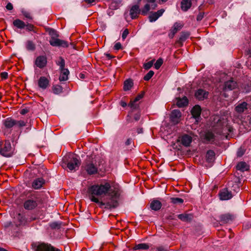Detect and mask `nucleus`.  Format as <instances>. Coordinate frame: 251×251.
I'll return each instance as SVG.
<instances>
[{"label": "nucleus", "mask_w": 251, "mask_h": 251, "mask_svg": "<svg viewBox=\"0 0 251 251\" xmlns=\"http://www.w3.org/2000/svg\"><path fill=\"white\" fill-rule=\"evenodd\" d=\"M88 192L90 200L98 203L100 207L111 209L118 205L117 199L120 196L119 190L111 189L108 182L93 185L89 187Z\"/></svg>", "instance_id": "obj_1"}, {"label": "nucleus", "mask_w": 251, "mask_h": 251, "mask_svg": "<svg viewBox=\"0 0 251 251\" xmlns=\"http://www.w3.org/2000/svg\"><path fill=\"white\" fill-rule=\"evenodd\" d=\"M98 156L94 153L90 155H87L84 161L81 166L83 170L85 171L89 175L96 174L98 172V166L100 164H97Z\"/></svg>", "instance_id": "obj_2"}, {"label": "nucleus", "mask_w": 251, "mask_h": 251, "mask_svg": "<svg viewBox=\"0 0 251 251\" xmlns=\"http://www.w3.org/2000/svg\"><path fill=\"white\" fill-rule=\"evenodd\" d=\"M46 31L50 36V39L49 41L50 45L53 47H68L69 44L67 41L58 38L59 34L55 29L48 28L46 29Z\"/></svg>", "instance_id": "obj_3"}, {"label": "nucleus", "mask_w": 251, "mask_h": 251, "mask_svg": "<svg viewBox=\"0 0 251 251\" xmlns=\"http://www.w3.org/2000/svg\"><path fill=\"white\" fill-rule=\"evenodd\" d=\"M63 163L66 165L70 171H75L78 169L81 161L75 157V155L70 153L63 157Z\"/></svg>", "instance_id": "obj_4"}, {"label": "nucleus", "mask_w": 251, "mask_h": 251, "mask_svg": "<svg viewBox=\"0 0 251 251\" xmlns=\"http://www.w3.org/2000/svg\"><path fill=\"white\" fill-rule=\"evenodd\" d=\"M56 63L58 66H59V70L61 72L59 80L60 81L67 80L68 79V75L70 72L68 69L65 68V60L62 57H60L59 60L56 61Z\"/></svg>", "instance_id": "obj_5"}, {"label": "nucleus", "mask_w": 251, "mask_h": 251, "mask_svg": "<svg viewBox=\"0 0 251 251\" xmlns=\"http://www.w3.org/2000/svg\"><path fill=\"white\" fill-rule=\"evenodd\" d=\"M39 198L35 194H32L28 197L24 203V207L26 210H32L36 208L38 205Z\"/></svg>", "instance_id": "obj_6"}, {"label": "nucleus", "mask_w": 251, "mask_h": 251, "mask_svg": "<svg viewBox=\"0 0 251 251\" xmlns=\"http://www.w3.org/2000/svg\"><path fill=\"white\" fill-rule=\"evenodd\" d=\"M215 135L209 130L204 132L201 135V139L204 144H213L215 140Z\"/></svg>", "instance_id": "obj_7"}, {"label": "nucleus", "mask_w": 251, "mask_h": 251, "mask_svg": "<svg viewBox=\"0 0 251 251\" xmlns=\"http://www.w3.org/2000/svg\"><path fill=\"white\" fill-rule=\"evenodd\" d=\"M11 151V146L9 141H5L4 143L0 142V154L4 156H10Z\"/></svg>", "instance_id": "obj_8"}, {"label": "nucleus", "mask_w": 251, "mask_h": 251, "mask_svg": "<svg viewBox=\"0 0 251 251\" xmlns=\"http://www.w3.org/2000/svg\"><path fill=\"white\" fill-rule=\"evenodd\" d=\"M35 251H61L52 246L51 244L44 243H40L35 246Z\"/></svg>", "instance_id": "obj_9"}, {"label": "nucleus", "mask_w": 251, "mask_h": 251, "mask_svg": "<svg viewBox=\"0 0 251 251\" xmlns=\"http://www.w3.org/2000/svg\"><path fill=\"white\" fill-rule=\"evenodd\" d=\"M38 86L42 90H45L50 86V77L48 78L46 76H41L38 80Z\"/></svg>", "instance_id": "obj_10"}, {"label": "nucleus", "mask_w": 251, "mask_h": 251, "mask_svg": "<svg viewBox=\"0 0 251 251\" xmlns=\"http://www.w3.org/2000/svg\"><path fill=\"white\" fill-rule=\"evenodd\" d=\"M183 26V25L180 23L176 22L170 30V33L168 36L170 38L173 39L175 36L176 33L179 31Z\"/></svg>", "instance_id": "obj_11"}, {"label": "nucleus", "mask_w": 251, "mask_h": 251, "mask_svg": "<svg viewBox=\"0 0 251 251\" xmlns=\"http://www.w3.org/2000/svg\"><path fill=\"white\" fill-rule=\"evenodd\" d=\"M181 117V113L180 110L175 109L172 111L170 118L172 123L177 124L180 122Z\"/></svg>", "instance_id": "obj_12"}, {"label": "nucleus", "mask_w": 251, "mask_h": 251, "mask_svg": "<svg viewBox=\"0 0 251 251\" xmlns=\"http://www.w3.org/2000/svg\"><path fill=\"white\" fill-rule=\"evenodd\" d=\"M141 14V9L138 4H135L132 6L129 10V15L132 19H137Z\"/></svg>", "instance_id": "obj_13"}, {"label": "nucleus", "mask_w": 251, "mask_h": 251, "mask_svg": "<svg viewBox=\"0 0 251 251\" xmlns=\"http://www.w3.org/2000/svg\"><path fill=\"white\" fill-rule=\"evenodd\" d=\"M209 93L202 89H199L195 93V96L199 100H203L208 98Z\"/></svg>", "instance_id": "obj_14"}, {"label": "nucleus", "mask_w": 251, "mask_h": 251, "mask_svg": "<svg viewBox=\"0 0 251 251\" xmlns=\"http://www.w3.org/2000/svg\"><path fill=\"white\" fill-rule=\"evenodd\" d=\"M45 184V180L42 177H38L33 180L32 187L34 189H40Z\"/></svg>", "instance_id": "obj_15"}, {"label": "nucleus", "mask_w": 251, "mask_h": 251, "mask_svg": "<svg viewBox=\"0 0 251 251\" xmlns=\"http://www.w3.org/2000/svg\"><path fill=\"white\" fill-rule=\"evenodd\" d=\"M220 219L222 224H227L232 222L234 219V216L229 213H226L221 215L220 216Z\"/></svg>", "instance_id": "obj_16"}, {"label": "nucleus", "mask_w": 251, "mask_h": 251, "mask_svg": "<svg viewBox=\"0 0 251 251\" xmlns=\"http://www.w3.org/2000/svg\"><path fill=\"white\" fill-rule=\"evenodd\" d=\"M47 63V57L45 56H39L35 60V65L39 68H43Z\"/></svg>", "instance_id": "obj_17"}, {"label": "nucleus", "mask_w": 251, "mask_h": 251, "mask_svg": "<svg viewBox=\"0 0 251 251\" xmlns=\"http://www.w3.org/2000/svg\"><path fill=\"white\" fill-rule=\"evenodd\" d=\"M165 10L164 9H161L158 10L157 12H151L149 16V21L150 22H153L157 20L160 16H161L163 13L164 12Z\"/></svg>", "instance_id": "obj_18"}, {"label": "nucleus", "mask_w": 251, "mask_h": 251, "mask_svg": "<svg viewBox=\"0 0 251 251\" xmlns=\"http://www.w3.org/2000/svg\"><path fill=\"white\" fill-rule=\"evenodd\" d=\"M219 196L221 200H228L232 197L231 192L228 191L227 189H224L221 191Z\"/></svg>", "instance_id": "obj_19"}, {"label": "nucleus", "mask_w": 251, "mask_h": 251, "mask_svg": "<svg viewBox=\"0 0 251 251\" xmlns=\"http://www.w3.org/2000/svg\"><path fill=\"white\" fill-rule=\"evenodd\" d=\"M181 143L185 147H189L192 141V137L188 134H185L180 137Z\"/></svg>", "instance_id": "obj_20"}, {"label": "nucleus", "mask_w": 251, "mask_h": 251, "mask_svg": "<svg viewBox=\"0 0 251 251\" xmlns=\"http://www.w3.org/2000/svg\"><path fill=\"white\" fill-rule=\"evenodd\" d=\"M145 95V92L144 91H142L141 93L138 94L136 98L134 99V100L133 101H130L129 102L128 105L131 108L133 109H136L138 107L139 105L138 104H136V102L138 101H139L140 100L142 99Z\"/></svg>", "instance_id": "obj_21"}, {"label": "nucleus", "mask_w": 251, "mask_h": 251, "mask_svg": "<svg viewBox=\"0 0 251 251\" xmlns=\"http://www.w3.org/2000/svg\"><path fill=\"white\" fill-rule=\"evenodd\" d=\"M17 219L19 222V225H25L28 222H30L35 220V218H30L29 219L25 218L22 214H18Z\"/></svg>", "instance_id": "obj_22"}, {"label": "nucleus", "mask_w": 251, "mask_h": 251, "mask_svg": "<svg viewBox=\"0 0 251 251\" xmlns=\"http://www.w3.org/2000/svg\"><path fill=\"white\" fill-rule=\"evenodd\" d=\"M3 125L6 129H11L16 125V120L9 117L3 121Z\"/></svg>", "instance_id": "obj_23"}, {"label": "nucleus", "mask_w": 251, "mask_h": 251, "mask_svg": "<svg viewBox=\"0 0 251 251\" xmlns=\"http://www.w3.org/2000/svg\"><path fill=\"white\" fill-rule=\"evenodd\" d=\"M250 170V165L244 161H240L236 164V170L244 172Z\"/></svg>", "instance_id": "obj_24"}, {"label": "nucleus", "mask_w": 251, "mask_h": 251, "mask_svg": "<svg viewBox=\"0 0 251 251\" xmlns=\"http://www.w3.org/2000/svg\"><path fill=\"white\" fill-rule=\"evenodd\" d=\"M190 35V33L188 31H182L176 43L179 44L180 46H182L183 43L189 38Z\"/></svg>", "instance_id": "obj_25"}, {"label": "nucleus", "mask_w": 251, "mask_h": 251, "mask_svg": "<svg viewBox=\"0 0 251 251\" xmlns=\"http://www.w3.org/2000/svg\"><path fill=\"white\" fill-rule=\"evenodd\" d=\"M201 112V107L199 105H195L193 107V108L191 111L192 115L196 119L199 118L200 117Z\"/></svg>", "instance_id": "obj_26"}, {"label": "nucleus", "mask_w": 251, "mask_h": 251, "mask_svg": "<svg viewBox=\"0 0 251 251\" xmlns=\"http://www.w3.org/2000/svg\"><path fill=\"white\" fill-rule=\"evenodd\" d=\"M176 100V104L178 107H183L188 104V100L185 96L182 98H177Z\"/></svg>", "instance_id": "obj_27"}, {"label": "nucleus", "mask_w": 251, "mask_h": 251, "mask_svg": "<svg viewBox=\"0 0 251 251\" xmlns=\"http://www.w3.org/2000/svg\"><path fill=\"white\" fill-rule=\"evenodd\" d=\"M192 6L191 0H182L181 2V8L184 11H187Z\"/></svg>", "instance_id": "obj_28"}, {"label": "nucleus", "mask_w": 251, "mask_h": 251, "mask_svg": "<svg viewBox=\"0 0 251 251\" xmlns=\"http://www.w3.org/2000/svg\"><path fill=\"white\" fill-rule=\"evenodd\" d=\"M162 206L161 202L158 200L152 201L150 204L151 209L154 211L159 210Z\"/></svg>", "instance_id": "obj_29"}, {"label": "nucleus", "mask_w": 251, "mask_h": 251, "mask_svg": "<svg viewBox=\"0 0 251 251\" xmlns=\"http://www.w3.org/2000/svg\"><path fill=\"white\" fill-rule=\"evenodd\" d=\"M179 219L183 222H190L193 219V216L189 214H180L177 215Z\"/></svg>", "instance_id": "obj_30"}, {"label": "nucleus", "mask_w": 251, "mask_h": 251, "mask_svg": "<svg viewBox=\"0 0 251 251\" xmlns=\"http://www.w3.org/2000/svg\"><path fill=\"white\" fill-rule=\"evenodd\" d=\"M13 25L14 26H15L17 28L21 29H24L25 27V23L24 21H23L19 19H17L15 20L13 22Z\"/></svg>", "instance_id": "obj_31"}, {"label": "nucleus", "mask_w": 251, "mask_h": 251, "mask_svg": "<svg viewBox=\"0 0 251 251\" xmlns=\"http://www.w3.org/2000/svg\"><path fill=\"white\" fill-rule=\"evenodd\" d=\"M215 153L212 150H208L206 154V160L207 162L210 163L214 161Z\"/></svg>", "instance_id": "obj_32"}, {"label": "nucleus", "mask_w": 251, "mask_h": 251, "mask_svg": "<svg viewBox=\"0 0 251 251\" xmlns=\"http://www.w3.org/2000/svg\"><path fill=\"white\" fill-rule=\"evenodd\" d=\"M248 103L246 102H242L236 106V112H243L247 109Z\"/></svg>", "instance_id": "obj_33"}, {"label": "nucleus", "mask_w": 251, "mask_h": 251, "mask_svg": "<svg viewBox=\"0 0 251 251\" xmlns=\"http://www.w3.org/2000/svg\"><path fill=\"white\" fill-rule=\"evenodd\" d=\"M150 248L149 245L146 243H140L137 245H136L133 248V250H148Z\"/></svg>", "instance_id": "obj_34"}, {"label": "nucleus", "mask_w": 251, "mask_h": 251, "mask_svg": "<svg viewBox=\"0 0 251 251\" xmlns=\"http://www.w3.org/2000/svg\"><path fill=\"white\" fill-rule=\"evenodd\" d=\"M133 83L131 79H128L124 82V90L125 91L129 90L133 86Z\"/></svg>", "instance_id": "obj_35"}, {"label": "nucleus", "mask_w": 251, "mask_h": 251, "mask_svg": "<svg viewBox=\"0 0 251 251\" xmlns=\"http://www.w3.org/2000/svg\"><path fill=\"white\" fill-rule=\"evenodd\" d=\"M52 89L53 93L56 95L60 94L63 92V88L59 85H53Z\"/></svg>", "instance_id": "obj_36"}, {"label": "nucleus", "mask_w": 251, "mask_h": 251, "mask_svg": "<svg viewBox=\"0 0 251 251\" xmlns=\"http://www.w3.org/2000/svg\"><path fill=\"white\" fill-rule=\"evenodd\" d=\"M25 27L28 31H33L34 33L37 32V28L32 24L27 23L25 24Z\"/></svg>", "instance_id": "obj_37"}, {"label": "nucleus", "mask_w": 251, "mask_h": 251, "mask_svg": "<svg viewBox=\"0 0 251 251\" xmlns=\"http://www.w3.org/2000/svg\"><path fill=\"white\" fill-rule=\"evenodd\" d=\"M26 48L28 50H34L35 49V45L32 41L28 40L26 42Z\"/></svg>", "instance_id": "obj_38"}, {"label": "nucleus", "mask_w": 251, "mask_h": 251, "mask_svg": "<svg viewBox=\"0 0 251 251\" xmlns=\"http://www.w3.org/2000/svg\"><path fill=\"white\" fill-rule=\"evenodd\" d=\"M171 202L175 204H182L184 202V200L182 199L179 198H171Z\"/></svg>", "instance_id": "obj_39"}, {"label": "nucleus", "mask_w": 251, "mask_h": 251, "mask_svg": "<svg viewBox=\"0 0 251 251\" xmlns=\"http://www.w3.org/2000/svg\"><path fill=\"white\" fill-rule=\"evenodd\" d=\"M151 9L150 5L149 3L145 5L144 7L141 9V14L143 15H146Z\"/></svg>", "instance_id": "obj_40"}, {"label": "nucleus", "mask_w": 251, "mask_h": 251, "mask_svg": "<svg viewBox=\"0 0 251 251\" xmlns=\"http://www.w3.org/2000/svg\"><path fill=\"white\" fill-rule=\"evenodd\" d=\"M154 73L153 71H150L144 77L145 81H149L153 75Z\"/></svg>", "instance_id": "obj_41"}, {"label": "nucleus", "mask_w": 251, "mask_h": 251, "mask_svg": "<svg viewBox=\"0 0 251 251\" xmlns=\"http://www.w3.org/2000/svg\"><path fill=\"white\" fill-rule=\"evenodd\" d=\"M163 63V60L162 58H160L157 60L154 64V68L158 70L160 68Z\"/></svg>", "instance_id": "obj_42"}, {"label": "nucleus", "mask_w": 251, "mask_h": 251, "mask_svg": "<svg viewBox=\"0 0 251 251\" xmlns=\"http://www.w3.org/2000/svg\"><path fill=\"white\" fill-rule=\"evenodd\" d=\"M246 149L245 147H241L238 149L237 155L238 157H241L245 152Z\"/></svg>", "instance_id": "obj_43"}, {"label": "nucleus", "mask_w": 251, "mask_h": 251, "mask_svg": "<svg viewBox=\"0 0 251 251\" xmlns=\"http://www.w3.org/2000/svg\"><path fill=\"white\" fill-rule=\"evenodd\" d=\"M26 123H27V122H25L22 120H20V121L16 120V125L15 126H17L19 128H21V127L25 126L26 125Z\"/></svg>", "instance_id": "obj_44"}, {"label": "nucleus", "mask_w": 251, "mask_h": 251, "mask_svg": "<svg viewBox=\"0 0 251 251\" xmlns=\"http://www.w3.org/2000/svg\"><path fill=\"white\" fill-rule=\"evenodd\" d=\"M61 224L58 222H53L50 224V226L52 229H59L61 227Z\"/></svg>", "instance_id": "obj_45"}, {"label": "nucleus", "mask_w": 251, "mask_h": 251, "mask_svg": "<svg viewBox=\"0 0 251 251\" xmlns=\"http://www.w3.org/2000/svg\"><path fill=\"white\" fill-rule=\"evenodd\" d=\"M152 250H155V251H168V249L167 247L162 246L152 248Z\"/></svg>", "instance_id": "obj_46"}, {"label": "nucleus", "mask_w": 251, "mask_h": 251, "mask_svg": "<svg viewBox=\"0 0 251 251\" xmlns=\"http://www.w3.org/2000/svg\"><path fill=\"white\" fill-rule=\"evenodd\" d=\"M152 65H153V61H149V62L146 63H145L144 64V68L145 70H149L152 66Z\"/></svg>", "instance_id": "obj_47"}, {"label": "nucleus", "mask_w": 251, "mask_h": 251, "mask_svg": "<svg viewBox=\"0 0 251 251\" xmlns=\"http://www.w3.org/2000/svg\"><path fill=\"white\" fill-rule=\"evenodd\" d=\"M128 34H129L128 29L126 28V29L124 30V31H123V32L122 33V37L123 39L125 40L126 38V37Z\"/></svg>", "instance_id": "obj_48"}, {"label": "nucleus", "mask_w": 251, "mask_h": 251, "mask_svg": "<svg viewBox=\"0 0 251 251\" xmlns=\"http://www.w3.org/2000/svg\"><path fill=\"white\" fill-rule=\"evenodd\" d=\"M204 12H200L198 15L197 17V20L198 21H201L204 17Z\"/></svg>", "instance_id": "obj_49"}, {"label": "nucleus", "mask_w": 251, "mask_h": 251, "mask_svg": "<svg viewBox=\"0 0 251 251\" xmlns=\"http://www.w3.org/2000/svg\"><path fill=\"white\" fill-rule=\"evenodd\" d=\"M122 49V45L120 42L116 43L114 46V49L117 50H118Z\"/></svg>", "instance_id": "obj_50"}, {"label": "nucleus", "mask_w": 251, "mask_h": 251, "mask_svg": "<svg viewBox=\"0 0 251 251\" xmlns=\"http://www.w3.org/2000/svg\"><path fill=\"white\" fill-rule=\"evenodd\" d=\"M23 15L27 19H29V20H32V17L31 16L30 14L29 13L27 12H24L23 13Z\"/></svg>", "instance_id": "obj_51"}, {"label": "nucleus", "mask_w": 251, "mask_h": 251, "mask_svg": "<svg viewBox=\"0 0 251 251\" xmlns=\"http://www.w3.org/2000/svg\"><path fill=\"white\" fill-rule=\"evenodd\" d=\"M0 77L2 79H5L8 77V73L7 72H2L0 74Z\"/></svg>", "instance_id": "obj_52"}, {"label": "nucleus", "mask_w": 251, "mask_h": 251, "mask_svg": "<svg viewBox=\"0 0 251 251\" xmlns=\"http://www.w3.org/2000/svg\"><path fill=\"white\" fill-rule=\"evenodd\" d=\"M29 112V110L27 108H23L21 109L20 113L21 115H25Z\"/></svg>", "instance_id": "obj_53"}, {"label": "nucleus", "mask_w": 251, "mask_h": 251, "mask_svg": "<svg viewBox=\"0 0 251 251\" xmlns=\"http://www.w3.org/2000/svg\"><path fill=\"white\" fill-rule=\"evenodd\" d=\"M230 83V82H226L225 84L226 88H228L229 90H232L233 87L231 86Z\"/></svg>", "instance_id": "obj_54"}, {"label": "nucleus", "mask_w": 251, "mask_h": 251, "mask_svg": "<svg viewBox=\"0 0 251 251\" xmlns=\"http://www.w3.org/2000/svg\"><path fill=\"white\" fill-rule=\"evenodd\" d=\"M6 8L8 10H11L12 9H13V5L11 3L9 2L7 4Z\"/></svg>", "instance_id": "obj_55"}, {"label": "nucleus", "mask_w": 251, "mask_h": 251, "mask_svg": "<svg viewBox=\"0 0 251 251\" xmlns=\"http://www.w3.org/2000/svg\"><path fill=\"white\" fill-rule=\"evenodd\" d=\"M132 142V139L131 138H128L126 140L125 144L126 146H128L131 144Z\"/></svg>", "instance_id": "obj_56"}, {"label": "nucleus", "mask_w": 251, "mask_h": 251, "mask_svg": "<svg viewBox=\"0 0 251 251\" xmlns=\"http://www.w3.org/2000/svg\"><path fill=\"white\" fill-rule=\"evenodd\" d=\"M105 55L108 58V59H110L114 57V56L111 55L109 53H105Z\"/></svg>", "instance_id": "obj_57"}, {"label": "nucleus", "mask_w": 251, "mask_h": 251, "mask_svg": "<svg viewBox=\"0 0 251 251\" xmlns=\"http://www.w3.org/2000/svg\"><path fill=\"white\" fill-rule=\"evenodd\" d=\"M95 0H85V1L88 3H91L94 2Z\"/></svg>", "instance_id": "obj_58"}, {"label": "nucleus", "mask_w": 251, "mask_h": 251, "mask_svg": "<svg viewBox=\"0 0 251 251\" xmlns=\"http://www.w3.org/2000/svg\"><path fill=\"white\" fill-rule=\"evenodd\" d=\"M113 2H115L116 3H117V4H120L121 1H122V0H112Z\"/></svg>", "instance_id": "obj_59"}, {"label": "nucleus", "mask_w": 251, "mask_h": 251, "mask_svg": "<svg viewBox=\"0 0 251 251\" xmlns=\"http://www.w3.org/2000/svg\"><path fill=\"white\" fill-rule=\"evenodd\" d=\"M155 0H146V1L149 4V3H154Z\"/></svg>", "instance_id": "obj_60"}, {"label": "nucleus", "mask_w": 251, "mask_h": 251, "mask_svg": "<svg viewBox=\"0 0 251 251\" xmlns=\"http://www.w3.org/2000/svg\"><path fill=\"white\" fill-rule=\"evenodd\" d=\"M79 77L80 78H85V75L84 74H79Z\"/></svg>", "instance_id": "obj_61"}, {"label": "nucleus", "mask_w": 251, "mask_h": 251, "mask_svg": "<svg viewBox=\"0 0 251 251\" xmlns=\"http://www.w3.org/2000/svg\"><path fill=\"white\" fill-rule=\"evenodd\" d=\"M121 106H123V107H125L126 105V103L125 102H121Z\"/></svg>", "instance_id": "obj_62"}, {"label": "nucleus", "mask_w": 251, "mask_h": 251, "mask_svg": "<svg viewBox=\"0 0 251 251\" xmlns=\"http://www.w3.org/2000/svg\"><path fill=\"white\" fill-rule=\"evenodd\" d=\"M134 119L136 121H138L139 119V116H135L134 117Z\"/></svg>", "instance_id": "obj_63"}, {"label": "nucleus", "mask_w": 251, "mask_h": 251, "mask_svg": "<svg viewBox=\"0 0 251 251\" xmlns=\"http://www.w3.org/2000/svg\"><path fill=\"white\" fill-rule=\"evenodd\" d=\"M0 251H7L6 250H5V249H3V248H0Z\"/></svg>", "instance_id": "obj_64"}]
</instances>
